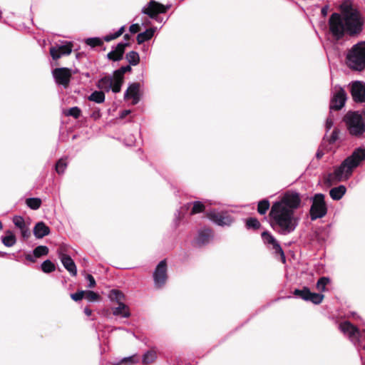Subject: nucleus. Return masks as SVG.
Here are the masks:
<instances>
[{"label": "nucleus", "mask_w": 365, "mask_h": 365, "mask_svg": "<svg viewBox=\"0 0 365 365\" xmlns=\"http://www.w3.org/2000/svg\"><path fill=\"white\" fill-rule=\"evenodd\" d=\"M300 195L294 191H287L274 202L269 213L270 227L278 234L287 235L293 232L298 226L299 218L295 216V210L301 205Z\"/></svg>", "instance_id": "nucleus-1"}, {"label": "nucleus", "mask_w": 365, "mask_h": 365, "mask_svg": "<svg viewBox=\"0 0 365 365\" xmlns=\"http://www.w3.org/2000/svg\"><path fill=\"white\" fill-rule=\"evenodd\" d=\"M341 14L334 12L328 20L329 32L336 40L346 34L351 37L359 36L364 29L365 18L351 4H342Z\"/></svg>", "instance_id": "nucleus-2"}, {"label": "nucleus", "mask_w": 365, "mask_h": 365, "mask_svg": "<svg viewBox=\"0 0 365 365\" xmlns=\"http://www.w3.org/2000/svg\"><path fill=\"white\" fill-rule=\"evenodd\" d=\"M365 160V149L357 148L347 157L334 171L329 173L325 179V182L331 185L334 183L348 180L354 170L360 163Z\"/></svg>", "instance_id": "nucleus-3"}, {"label": "nucleus", "mask_w": 365, "mask_h": 365, "mask_svg": "<svg viewBox=\"0 0 365 365\" xmlns=\"http://www.w3.org/2000/svg\"><path fill=\"white\" fill-rule=\"evenodd\" d=\"M346 64L355 71L365 68V42H359L353 46L346 56Z\"/></svg>", "instance_id": "nucleus-4"}, {"label": "nucleus", "mask_w": 365, "mask_h": 365, "mask_svg": "<svg viewBox=\"0 0 365 365\" xmlns=\"http://www.w3.org/2000/svg\"><path fill=\"white\" fill-rule=\"evenodd\" d=\"M349 133L356 137L361 136L365 131V124L361 115L355 111L348 112L344 117Z\"/></svg>", "instance_id": "nucleus-5"}, {"label": "nucleus", "mask_w": 365, "mask_h": 365, "mask_svg": "<svg viewBox=\"0 0 365 365\" xmlns=\"http://www.w3.org/2000/svg\"><path fill=\"white\" fill-rule=\"evenodd\" d=\"M324 195L317 193L312 197V204L309 210L312 220L324 217L327 213V206L324 200Z\"/></svg>", "instance_id": "nucleus-6"}, {"label": "nucleus", "mask_w": 365, "mask_h": 365, "mask_svg": "<svg viewBox=\"0 0 365 365\" xmlns=\"http://www.w3.org/2000/svg\"><path fill=\"white\" fill-rule=\"evenodd\" d=\"M293 294L306 302H311L314 304H319L322 302L324 295L319 293L312 292L309 287H303L302 289H295Z\"/></svg>", "instance_id": "nucleus-7"}, {"label": "nucleus", "mask_w": 365, "mask_h": 365, "mask_svg": "<svg viewBox=\"0 0 365 365\" xmlns=\"http://www.w3.org/2000/svg\"><path fill=\"white\" fill-rule=\"evenodd\" d=\"M167 270V262L166 259H163L157 265L153 273L155 288H162L165 284L168 279Z\"/></svg>", "instance_id": "nucleus-8"}, {"label": "nucleus", "mask_w": 365, "mask_h": 365, "mask_svg": "<svg viewBox=\"0 0 365 365\" xmlns=\"http://www.w3.org/2000/svg\"><path fill=\"white\" fill-rule=\"evenodd\" d=\"M73 48V43L71 41H63V44L51 46L49 53L53 60L56 61L63 56H68L71 53Z\"/></svg>", "instance_id": "nucleus-9"}, {"label": "nucleus", "mask_w": 365, "mask_h": 365, "mask_svg": "<svg viewBox=\"0 0 365 365\" xmlns=\"http://www.w3.org/2000/svg\"><path fill=\"white\" fill-rule=\"evenodd\" d=\"M214 238V231L210 227H204L198 230L194 239V245L202 247L208 245Z\"/></svg>", "instance_id": "nucleus-10"}, {"label": "nucleus", "mask_w": 365, "mask_h": 365, "mask_svg": "<svg viewBox=\"0 0 365 365\" xmlns=\"http://www.w3.org/2000/svg\"><path fill=\"white\" fill-rule=\"evenodd\" d=\"M169 6H165L156 1L151 0L146 8H143L142 12L151 19H155L158 14L167 12Z\"/></svg>", "instance_id": "nucleus-11"}, {"label": "nucleus", "mask_w": 365, "mask_h": 365, "mask_svg": "<svg viewBox=\"0 0 365 365\" xmlns=\"http://www.w3.org/2000/svg\"><path fill=\"white\" fill-rule=\"evenodd\" d=\"M346 98V93L344 89L339 87L330 100L329 109L334 110H341L344 106Z\"/></svg>", "instance_id": "nucleus-12"}, {"label": "nucleus", "mask_w": 365, "mask_h": 365, "mask_svg": "<svg viewBox=\"0 0 365 365\" xmlns=\"http://www.w3.org/2000/svg\"><path fill=\"white\" fill-rule=\"evenodd\" d=\"M53 76L58 84L66 88L69 85L72 73L68 68H56L53 71Z\"/></svg>", "instance_id": "nucleus-13"}, {"label": "nucleus", "mask_w": 365, "mask_h": 365, "mask_svg": "<svg viewBox=\"0 0 365 365\" xmlns=\"http://www.w3.org/2000/svg\"><path fill=\"white\" fill-rule=\"evenodd\" d=\"M206 217L220 226L230 225L233 219L227 212H210L206 213Z\"/></svg>", "instance_id": "nucleus-14"}, {"label": "nucleus", "mask_w": 365, "mask_h": 365, "mask_svg": "<svg viewBox=\"0 0 365 365\" xmlns=\"http://www.w3.org/2000/svg\"><path fill=\"white\" fill-rule=\"evenodd\" d=\"M261 237L265 244L271 245L275 253L279 255L283 262H285V255L279 243L272 234L268 231H264Z\"/></svg>", "instance_id": "nucleus-15"}, {"label": "nucleus", "mask_w": 365, "mask_h": 365, "mask_svg": "<svg viewBox=\"0 0 365 365\" xmlns=\"http://www.w3.org/2000/svg\"><path fill=\"white\" fill-rule=\"evenodd\" d=\"M351 94L355 102H365V83L361 81L353 82Z\"/></svg>", "instance_id": "nucleus-16"}, {"label": "nucleus", "mask_w": 365, "mask_h": 365, "mask_svg": "<svg viewBox=\"0 0 365 365\" xmlns=\"http://www.w3.org/2000/svg\"><path fill=\"white\" fill-rule=\"evenodd\" d=\"M130 46V43H119L115 50L107 54V58L113 61H119L123 59L126 47Z\"/></svg>", "instance_id": "nucleus-17"}, {"label": "nucleus", "mask_w": 365, "mask_h": 365, "mask_svg": "<svg viewBox=\"0 0 365 365\" xmlns=\"http://www.w3.org/2000/svg\"><path fill=\"white\" fill-rule=\"evenodd\" d=\"M140 83H133L130 84L127 88L124 98L125 99H133V104L135 105L140 101Z\"/></svg>", "instance_id": "nucleus-18"}, {"label": "nucleus", "mask_w": 365, "mask_h": 365, "mask_svg": "<svg viewBox=\"0 0 365 365\" xmlns=\"http://www.w3.org/2000/svg\"><path fill=\"white\" fill-rule=\"evenodd\" d=\"M341 331L347 334L350 338L359 336V329L349 321H345L339 325Z\"/></svg>", "instance_id": "nucleus-19"}, {"label": "nucleus", "mask_w": 365, "mask_h": 365, "mask_svg": "<svg viewBox=\"0 0 365 365\" xmlns=\"http://www.w3.org/2000/svg\"><path fill=\"white\" fill-rule=\"evenodd\" d=\"M33 232L36 238L41 239L48 235L51 230L43 222H38L35 225Z\"/></svg>", "instance_id": "nucleus-20"}, {"label": "nucleus", "mask_w": 365, "mask_h": 365, "mask_svg": "<svg viewBox=\"0 0 365 365\" xmlns=\"http://www.w3.org/2000/svg\"><path fill=\"white\" fill-rule=\"evenodd\" d=\"M61 261L63 265V267L69 272V273L72 276H76L77 274V269L76 266L69 255H63L61 257Z\"/></svg>", "instance_id": "nucleus-21"}, {"label": "nucleus", "mask_w": 365, "mask_h": 365, "mask_svg": "<svg viewBox=\"0 0 365 365\" xmlns=\"http://www.w3.org/2000/svg\"><path fill=\"white\" fill-rule=\"evenodd\" d=\"M111 78L113 79V92L115 93H119L123 83L124 76L118 70H115Z\"/></svg>", "instance_id": "nucleus-22"}, {"label": "nucleus", "mask_w": 365, "mask_h": 365, "mask_svg": "<svg viewBox=\"0 0 365 365\" xmlns=\"http://www.w3.org/2000/svg\"><path fill=\"white\" fill-rule=\"evenodd\" d=\"M112 313L115 316H121L125 318L130 317L129 308L123 302H120L118 307L112 309Z\"/></svg>", "instance_id": "nucleus-23"}, {"label": "nucleus", "mask_w": 365, "mask_h": 365, "mask_svg": "<svg viewBox=\"0 0 365 365\" xmlns=\"http://www.w3.org/2000/svg\"><path fill=\"white\" fill-rule=\"evenodd\" d=\"M346 188L344 185H339L329 190V195L334 200H339L345 195Z\"/></svg>", "instance_id": "nucleus-24"}, {"label": "nucleus", "mask_w": 365, "mask_h": 365, "mask_svg": "<svg viewBox=\"0 0 365 365\" xmlns=\"http://www.w3.org/2000/svg\"><path fill=\"white\" fill-rule=\"evenodd\" d=\"M155 29L154 28H150L145 30V31L138 34L136 40L138 44H142L146 41L152 38L154 35Z\"/></svg>", "instance_id": "nucleus-25"}, {"label": "nucleus", "mask_w": 365, "mask_h": 365, "mask_svg": "<svg viewBox=\"0 0 365 365\" xmlns=\"http://www.w3.org/2000/svg\"><path fill=\"white\" fill-rule=\"evenodd\" d=\"M97 87L107 91L110 89L113 91V79L110 76H105L98 81Z\"/></svg>", "instance_id": "nucleus-26"}, {"label": "nucleus", "mask_w": 365, "mask_h": 365, "mask_svg": "<svg viewBox=\"0 0 365 365\" xmlns=\"http://www.w3.org/2000/svg\"><path fill=\"white\" fill-rule=\"evenodd\" d=\"M6 236L2 237V242L6 247H12L16 244V238L15 235L10 230H7Z\"/></svg>", "instance_id": "nucleus-27"}, {"label": "nucleus", "mask_w": 365, "mask_h": 365, "mask_svg": "<svg viewBox=\"0 0 365 365\" xmlns=\"http://www.w3.org/2000/svg\"><path fill=\"white\" fill-rule=\"evenodd\" d=\"M156 358V351L153 349H150L143 355L142 362L145 365L150 364L155 361Z\"/></svg>", "instance_id": "nucleus-28"}, {"label": "nucleus", "mask_w": 365, "mask_h": 365, "mask_svg": "<svg viewBox=\"0 0 365 365\" xmlns=\"http://www.w3.org/2000/svg\"><path fill=\"white\" fill-rule=\"evenodd\" d=\"M125 59L131 66H137L140 63V56L138 52L131 51L126 53Z\"/></svg>", "instance_id": "nucleus-29"}, {"label": "nucleus", "mask_w": 365, "mask_h": 365, "mask_svg": "<svg viewBox=\"0 0 365 365\" xmlns=\"http://www.w3.org/2000/svg\"><path fill=\"white\" fill-rule=\"evenodd\" d=\"M245 226L247 229H252L257 230L261 228L262 225L256 217H248L245 221Z\"/></svg>", "instance_id": "nucleus-30"}, {"label": "nucleus", "mask_w": 365, "mask_h": 365, "mask_svg": "<svg viewBox=\"0 0 365 365\" xmlns=\"http://www.w3.org/2000/svg\"><path fill=\"white\" fill-rule=\"evenodd\" d=\"M270 207V203L269 201L267 199L262 200L258 202L257 204V212L261 215H264L267 213L268 210Z\"/></svg>", "instance_id": "nucleus-31"}, {"label": "nucleus", "mask_w": 365, "mask_h": 365, "mask_svg": "<svg viewBox=\"0 0 365 365\" xmlns=\"http://www.w3.org/2000/svg\"><path fill=\"white\" fill-rule=\"evenodd\" d=\"M67 158H60L56 163L55 170L58 175L64 173L67 168Z\"/></svg>", "instance_id": "nucleus-32"}, {"label": "nucleus", "mask_w": 365, "mask_h": 365, "mask_svg": "<svg viewBox=\"0 0 365 365\" xmlns=\"http://www.w3.org/2000/svg\"><path fill=\"white\" fill-rule=\"evenodd\" d=\"M42 201L38 197H30L26 200V205L31 210H38L41 205Z\"/></svg>", "instance_id": "nucleus-33"}, {"label": "nucleus", "mask_w": 365, "mask_h": 365, "mask_svg": "<svg viewBox=\"0 0 365 365\" xmlns=\"http://www.w3.org/2000/svg\"><path fill=\"white\" fill-rule=\"evenodd\" d=\"M88 100L97 103H103L105 101V94L103 91H94L88 97Z\"/></svg>", "instance_id": "nucleus-34"}, {"label": "nucleus", "mask_w": 365, "mask_h": 365, "mask_svg": "<svg viewBox=\"0 0 365 365\" xmlns=\"http://www.w3.org/2000/svg\"><path fill=\"white\" fill-rule=\"evenodd\" d=\"M330 279L327 277H320L316 284L318 291L324 292L327 291V285L329 284Z\"/></svg>", "instance_id": "nucleus-35"}, {"label": "nucleus", "mask_w": 365, "mask_h": 365, "mask_svg": "<svg viewBox=\"0 0 365 365\" xmlns=\"http://www.w3.org/2000/svg\"><path fill=\"white\" fill-rule=\"evenodd\" d=\"M205 210V205L200 201H195L192 203V207L190 211V215H194L198 213L203 212Z\"/></svg>", "instance_id": "nucleus-36"}, {"label": "nucleus", "mask_w": 365, "mask_h": 365, "mask_svg": "<svg viewBox=\"0 0 365 365\" xmlns=\"http://www.w3.org/2000/svg\"><path fill=\"white\" fill-rule=\"evenodd\" d=\"M63 113L66 116H72L75 119H78L81 115V110L78 107L75 106L65 110Z\"/></svg>", "instance_id": "nucleus-37"}, {"label": "nucleus", "mask_w": 365, "mask_h": 365, "mask_svg": "<svg viewBox=\"0 0 365 365\" xmlns=\"http://www.w3.org/2000/svg\"><path fill=\"white\" fill-rule=\"evenodd\" d=\"M48 248L44 245H39L34 250V255L36 257L39 258L48 254Z\"/></svg>", "instance_id": "nucleus-38"}, {"label": "nucleus", "mask_w": 365, "mask_h": 365, "mask_svg": "<svg viewBox=\"0 0 365 365\" xmlns=\"http://www.w3.org/2000/svg\"><path fill=\"white\" fill-rule=\"evenodd\" d=\"M138 359H137V356L133 355L131 356L125 357L120 361L113 365H134L135 364L138 363Z\"/></svg>", "instance_id": "nucleus-39"}, {"label": "nucleus", "mask_w": 365, "mask_h": 365, "mask_svg": "<svg viewBox=\"0 0 365 365\" xmlns=\"http://www.w3.org/2000/svg\"><path fill=\"white\" fill-rule=\"evenodd\" d=\"M41 269L45 273H51L55 271L56 267L51 260L46 259L41 264Z\"/></svg>", "instance_id": "nucleus-40"}, {"label": "nucleus", "mask_w": 365, "mask_h": 365, "mask_svg": "<svg viewBox=\"0 0 365 365\" xmlns=\"http://www.w3.org/2000/svg\"><path fill=\"white\" fill-rule=\"evenodd\" d=\"M109 297L111 300L116 301L120 304V302H123L122 300L124 298V294L119 290L113 289L111 290Z\"/></svg>", "instance_id": "nucleus-41"}, {"label": "nucleus", "mask_w": 365, "mask_h": 365, "mask_svg": "<svg viewBox=\"0 0 365 365\" xmlns=\"http://www.w3.org/2000/svg\"><path fill=\"white\" fill-rule=\"evenodd\" d=\"M124 31H125V26H122L115 33L106 36L103 38V39L105 41L109 42L112 40L116 39L118 37H120L124 33Z\"/></svg>", "instance_id": "nucleus-42"}, {"label": "nucleus", "mask_w": 365, "mask_h": 365, "mask_svg": "<svg viewBox=\"0 0 365 365\" xmlns=\"http://www.w3.org/2000/svg\"><path fill=\"white\" fill-rule=\"evenodd\" d=\"M84 298L88 302H96L101 299L100 295L91 290L85 291Z\"/></svg>", "instance_id": "nucleus-43"}, {"label": "nucleus", "mask_w": 365, "mask_h": 365, "mask_svg": "<svg viewBox=\"0 0 365 365\" xmlns=\"http://www.w3.org/2000/svg\"><path fill=\"white\" fill-rule=\"evenodd\" d=\"M86 43L92 48L101 46L103 44V41L100 38H88L86 40Z\"/></svg>", "instance_id": "nucleus-44"}, {"label": "nucleus", "mask_w": 365, "mask_h": 365, "mask_svg": "<svg viewBox=\"0 0 365 365\" xmlns=\"http://www.w3.org/2000/svg\"><path fill=\"white\" fill-rule=\"evenodd\" d=\"M13 222L20 230L26 227L24 219L21 216H14L13 217Z\"/></svg>", "instance_id": "nucleus-45"}, {"label": "nucleus", "mask_w": 365, "mask_h": 365, "mask_svg": "<svg viewBox=\"0 0 365 365\" xmlns=\"http://www.w3.org/2000/svg\"><path fill=\"white\" fill-rule=\"evenodd\" d=\"M85 295V291L84 290H79L76 293L71 294V298L75 301L78 302L82 300L84 298Z\"/></svg>", "instance_id": "nucleus-46"}, {"label": "nucleus", "mask_w": 365, "mask_h": 365, "mask_svg": "<svg viewBox=\"0 0 365 365\" xmlns=\"http://www.w3.org/2000/svg\"><path fill=\"white\" fill-rule=\"evenodd\" d=\"M339 132L340 131L337 128H335L333 130L331 135L328 140L329 144H334L339 139Z\"/></svg>", "instance_id": "nucleus-47"}, {"label": "nucleus", "mask_w": 365, "mask_h": 365, "mask_svg": "<svg viewBox=\"0 0 365 365\" xmlns=\"http://www.w3.org/2000/svg\"><path fill=\"white\" fill-rule=\"evenodd\" d=\"M86 278L89 282V284L88 285V288H93V287H96V280H95L94 277L91 274H88L86 275Z\"/></svg>", "instance_id": "nucleus-48"}, {"label": "nucleus", "mask_w": 365, "mask_h": 365, "mask_svg": "<svg viewBox=\"0 0 365 365\" xmlns=\"http://www.w3.org/2000/svg\"><path fill=\"white\" fill-rule=\"evenodd\" d=\"M21 236L25 239L29 238L31 235V231L28 226L21 230Z\"/></svg>", "instance_id": "nucleus-49"}, {"label": "nucleus", "mask_w": 365, "mask_h": 365, "mask_svg": "<svg viewBox=\"0 0 365 365\" xmlns=\"http://www.w3.org/2000/svg\"><path fill=\"white\" fill-rule=\"evenodd\" d=\"M129 31L132 34L138 33L140 31V26L138 24H132L129 28Z\"/></svg>", "instance_id": "nucleus-50"}, {"label": "nucleus", "mask_w": 365, "mask_h": 365, "mask_svg": "<svg viewBox=\"0 0 365 365\" xmlns=\"http://www.w3.org/2000/svg\"><path fill=\"white\" fill-rule=\"evenodd\" d=\"M118 71L122 74L124 76V74L126 73V72H130L132 71V68H131V65H128V66H122L120 67L119 69H118Z\"/></svg>", "instance_id": "nucleus-51"}, {"label": "nucleus", "mask_w": 365, "mask_h": 365, "mask_svg": "<svg viewBox=\"0 0 365 365\" xmlns=\"http://www.w3.org/2000/svg\"><path fill=\"white\" fill-rule=\"evenodd\" d=\"M58 254L60 259L63 255H67L65 252H66V247L65 245H61L58 249Z\"/></svg>", "instance_id": "nucleus-52"}, {"label": "nucleus", "mask_w": 365, "mask_h": 365, "mask_svg": "<svg viewBox=\"0 0 365 365\" xmlns=\"http://www.w3.org/2000/svg\"><path fill=\"white\" fill-rule=\"evenodd\" d=\"M25 258L27 261H29V262L31 263H35L36 262V259L37 257H35V255L33 254V255L31 254H26L25 255Z\"/></svg>", "instance_id": "nucleus-53"}, {"label": "nucleus", "mask_w": 365, "mask_h": 365, "mask_svg": "<svg viewBox=\"0 0 365 365\" xmlns=\"http://www.w3.org/2000/svg\"><path fill=\"white\" fill-rule=\"evenodd\" d=\"M333 125V120L331 119L328 118L326 122L327 129L329 130Z\"/></svg>", "instance_id": "nucleus-54"}, {"label": "nucleus", "mask_w": 365, "mask_h": 365, "mask_svg": "<svg viewBox=\"0 0 365 365\" xmlns=\"http://www.w3.org/2000/svg\"><path fill=\"white\" fill-rule=\"evenodd\" d=\"M84 313L86 316L90 317L92 314V310L89 307H86L84 309Z\"/></svg>", "instance_id": "nucleus-55"}, {"label": "nucleus", "mask_w": 365, "mask_h": 365, "mask_svg": "<svg viewBox=\"0 0 365 365\" xmlns=\"http://www.w3.org/2000/svg\"><path fill=\"white\" fill-rule=\"evenodd\" d=\"M130 113V110H125L122 112L121 115H120V118H125L127 115H128L129 113Z\"/></svg>", "instance_id": "nucleus-56"}, {"label": "nucleus", "mask_w": 365, "mask_h": 365, "mask_svg": "<svg viewBox=\"0 0 365 365\" xmlns=\"http://www.w3.org/2000/svg\"><path fill=\"white\" fill-rule=\"evenodd\" d=\"M123 38L125 41H129L130 39V36L129 34H126L124 35Z\"/></svg>", "instance_id": "nucleus-57"}, {"label": "nucleus", "mask_w": 365, "mask_h": 365, "mask_svg": "<svg viewBox=\"0 0 365 365\" xmlns=\"http://www.w3.org/2000/svg\"><path fill=\"white\" fill-rule=\"evenodd\" d=\"M81 56H82V53H76V58H80Z\"/></svg>", "instance_id": "nucleus-58"}, {"label": "nucleus", "mask_w": 365, "mask_h": 365, "mask_svg": "<svg viewBox=\"0 0 365 365\" xmlns=\"http://www.w3.org/2000/svg\"><path fill=\"white\" fill-rule=\"evenodd\" d=\"M322 14H326L327 11H326V9H325L324 8H323V9H322Z\"/></svg>", "instance_id": "nucleus-59"}, {"label": "nucleus", "mask_w": 365, "mask_h": 365, "mask_svg": "<svg viewBox=\"0 0 365 365\" xmlns=\"http://www.w3.org/2000/svg\"><path fill=\"white\" fill-rule=\"evenodd\" d=\"M2 227H2V223H1V222L0 221V230L2 229Z\"/></svg>", "instance_id": "nucleus-60"}]
</instances>
